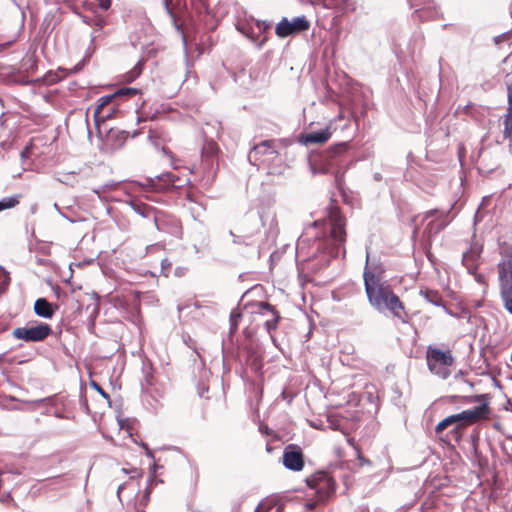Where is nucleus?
Masks as SVG:
<instances>
[{"instance_id":"14","label":"nucleus","mask_w":512,"mask_h":512,"mask_svg":"<svg viewBox=\"0 0 512 512\" xmlns=\"http://www.w3.org/2000/svg\"><path fill=\"white\" fill-rule=\"evenodd\" d=\"M219 152V147L216 142L210 140L206 141L202 148V162L206 167H210L213 165L214 158L217 156Z\"/></svg>"},{"instance_id":"12","label":"nucleus","mask_w":512,"mask_h":512,"mask_svg":"<svg viewBox=\"0 0 512 512\" xmlns=\"http://www.w3.org/2000/svg\"><path fill=\"white\" fill-rule=\"evenodd\" d=\"M347 144L340 143L329 148L322 156L323 161L326 162V171L331 170L339 165L340 157L346 151Z\"/></svg>"},{"instance_id":"8","label":"nucleus","mask_w":512,"mask_h":512,"mask_svg":"<svg viewBox=\"0 0 512 512\" xmlns=\"http://www.w3.org/2000/svg\"><path fill=\"white\" fill-rule=\"evenodd\" d=\"M52 333V328L47 323H40L32 327H18L13 330L15 339L25 342H40L45 340Z\"/></svg>"},{"instance_id":"10","label":"nucleus","mask_w":512,"mask_h":512,"mask_svg":"<svg viewBox=\"0 0 512 512\" xmlns=\"http://www.w3.org/2000/svg\"><path fill=\"white\" fill-rule=\"evenodd\" d=\"M282 462L289 470L301 471L305 466L302 449L296 444L287 445L283 452Z\"/></svg>"},{"instance_id":"25","label":"nucleus","mask_w":512,"mask_h":512,"mask_svg":"<svg viewBox=\"0 0 512 512\" xmlns=\"http://www.w3.org/2000/svg\"><path fill=\"white\" fill-rule=\"evenodd\" d=\"M10 284V277L6 272L0 271V295L4 294Z\"/></svg>"},{"instance_id":"3","label":"nucleus","mask_w":512,"mask_h":512,"mask_svg":"<svg viewBox=\"0 0 512 512\" xmlns=\"http://www.w3.org/2000/svg\"><path fill=\"white\" fill-rule=\"evenodd\" d=\"M136 88H120L112 94L102 96L97 100L94 108L93 118L97 126L109 119L116 117L119 112L120 102L123 97H131L138 94Z\"/></svg>"},{"instance_id":"27","label":"nucleus","mask_w":512,"mask_h":512,"mask_svg":"<svg viewBox=\"0 0 512 512\" xmlns=\"http://www.w3.org/2000/svg\"><path fill=\"white\" fill-rule=\"evenodd\" d=\"M192 6H194L199 13L207 11L208 4L206 0H191Z\"/></svg>"},{"instance_id":"1","label":"nucleus","mask_w":512,"mask_h":512,"mask_svg":"<svg viewBox=\"0 0 512 512\" xmlns=\"http://www.w3.org/2000/svg\"><path fill=\"white\" fill-rule=\"evenodd\" d=\"M364 287L369 304L378 311L388 310L401 322L408 321L404 303L390 284L384 281V272L377 267L366 266L363 272Z\"/></svg>"},{"instance_id":"24","label":"nucleus","mask_w":512,"mask_h":512,"mask_svg":"<svg viewBox=\"0 0 512 512\" xmlns=\"http://www.w3.org/2000/svg\"><path fill=\"white\" fill-rule=\"evenodd\" d=\"M425 298L435 304V305H441L442 303V297L441 295L439 294L438 291H434V290H426L425 291Z\"/></svg>"},{"instance_id":"7","label":"nucleus","mask_w":512,"mask_h":512,"mask_svg":"<svg viewBox=\"0 0 512 512\" xmlns=\"http://www.w3.org/2000/svg\"><path fill=\"white\" fill-rule=\"evenodd\" d=\"M307 486L314 491L316 501L307 502L308 509H314L317 504L326 502L336 490V482L332 476L318 471L306 478Z\"/></svg>"},{"instance_id":"33","label":"nucleus","mask_w":512,"mask_h":512,"mask_svg":"<svg viewBox=\"0 0 512 512\" xmlns=\"http://www.w3.org/2000/svg\"><path fill=\"white\" fill-rule=\"evenodd\" d=\"M131 73L132 75L128 77V81H133L140 74V70L135 68Z\"/></svg>"},{"instance_id":"30","label":"nucleus","mask_w":512,"mask_h":512,"mask_svg":"<svg viewBox=\"0 0 512 512\" xmlns=\"http://www.w3.org/2000/svg\"><path fill=\"white\" fill-rule=\"evenodd\" d=\"M98 2V5L101 9L107 10L111 6L112 0H96Z\"/></svg>"},{"instance_id":"31","label":"nucleus","mask_w":512,"mask_h":512,"mask_svg":"<svg viewBox=\"0 0 512 512\" xmlns=\"http://www.w3.org/2000/svg\"><path fill=\"white\" fill-rule=\"evenodd\" d=\"M150 493L151 491L149 489H146L145 492H144V495L142 497V500H141V504L143 506H146L147 503L149 502V499H150Z\"/></svg>"},{"instance_id":"22","label":"nucleus","mask_w":512,"mask_h":512,"mask_svg":"<svg viewBox=\"0 0 512 512\" xmlns=\"http://www.w3.org/2000/svg\"><path fill=\"white\" fill-rule=\"evenodd\" d=\"M124 474H129L130 475V480H137V486H139V480L143 477V470L140 469V468H131V469H126V468H123L121 470Z\"/></svg>"},{"instance_id":"34","label":"nucleus","mask_w":512,"mask_h":512,"mask_svg":"<svg viewBox=\"0 0 512 512\" xmlns=\"http://www.w3.org/2000/svg\"><path fill=\"white\" fill-rule=\"evenodd\" d=\"M437 210H429L426 212L425 214V218H430V217H433L435 214H436Z\"/></svg>"},{"instance_id":"4","label":"nucleus","mask_w":512,"mask_h":512,"mask_svg":"<svg viewBox=\"0 0 512 512\" xmlns=\"http://www.w3.org/2000/svg\"><path fill=\"white\" fill-rule=\"evenodd\" d=\"M497 269L501 298L505 309L512 315V244H504L501 248Z\"/></svg>"},{"instance_id":"20","label":"nucleus","mask_w":512,"mask_h":512,"mask_svg":"<svg viewBox=\"0 0 512 512\" xmlns=\"http://www.w3.org/2000/svg\"><path fill=\"white\" fill-rule=\"evenodd\" d=\"M268 150H270L271 153H276L274 140H264L253 148L255 154H265Z\"/></svg>"},{"instance_id":"9","label":"nucleus","mask_w":512,"mask_h":512,"mask_svg":"<svg viewBox=\"0 0 512 512\" xmlns=\"http://www.w3.org/2000/svg\"><path fill=\"white\" fill-rule=\"evenodd\" d=\"M310 27L309 21L304 17H297L292 22L287 18H283L276 26L275 32L278 37L285 38L289 35L303 32Z\"/></svg>"},{"instance_id":"16","label":"nucleus","mask_w":512,"mask_h":512,"mask_svg":"<svg viewBox=\"0 0 512 512\" xmlns=\"http://www.w3.org/2000/svg\"><path fill=\"white\" fill-rule=\"evenodd\" d=\"M177 179L178 178L174 174H172L170 172H166V173H163V174L157 176V181L152 180V183H153V187L156 190H163L170 186H174V183Z\"/></svg>"},{"instance_id":"2","label":"nucleus","mask_w":512,"mask_h":512,"mask_svg":"<svg viewBox=\"0 0 512 512\" xmlns=\"http://www.w3.org/2000/svg\"><path fill=\"white\" fill-rule=\"evenodd\" d=\"M489 412L488 404H482L458 414L450 415L436 425L435 432L440 434L449 426L454 425L452 433L458 438L463 429L485 418Z\"/></svg>"},{"instance_id":"11","label":"nucleus","mask_w":512,"mask_h":512,"mask_svg":"<svg viewBox=\"0 0 512 512\" xmlns=\"http://www.w3.org/2000/svg\"><path fill=\"white\" fill-rule=\"evenodd\" d=\"M255 307L257 308L255 313L261 315H265L266 313L271 314V318L265 321V327L269 332L275 330L281 319L280 313L275 309V307L268 302H257L255 303Z\"/></svg>"},{"instance_id":"32","label":"nucleus","mask_w":512,"mask_h":512,"mask_svg":"<svg viewBox=\"0 0 512 512\" xmlns=\"http://www.w3.org/2000/svg\"><path fill=\"white\" fill-rule=\"evenodd\" d=\"M126 485H128L127 482L121 484L118 486V489H117V496L119 498V500H121V493L123 492L124 488L126 487Z\"/></svg>"},{"instance_id":"36","label":"nucleus","mask_w":512,"mask_h":512,"mask_svg":"<svg viewBox=\"0 0 512 512\" xmlns=\"http://www.w3.org/2000/svg\"><path fill=\"white\" fill-rule=\"evenodd\" d=\"M276 512H283V509L282 508H277Z\"/></svg>"},{"instance_id":"17","label":"nucleus","mask_w":512,"mask_h":512,"mask_svg":"<svg viewBox=\"0 0 512 512\" xmlns=\"http://www.w3.org/2000/svg\"><path fill=\"white\" fill-rule=\"evenodd\" d=\"M480 257V250L478 248H471L463 253L462 262L465 267L471 271L477 268V261Z\"/></svg>"},{"instance_id":"5","label":"nucleus","mask_w":512,"mask_h":512,"mask_svg":"<svg viewBox=\"0 0 512 512\" xmlns=\"http://www.w3.org/2000/svg\"><path fill=\"white\" fill-rule=\"evenodd\" d=\"M426 363L429 371L441 379H447L451 368L455 364V357L451 349H441L428 346L426 350Z\"/></svg>"},{"instance_id":"19","label":"nucleus","mask_w":512,"mask_h":512,"mask_svg":"<svg viewBox=\"0 0 512 512\" xmlns=\"http://www.w3.org/2000/svg\"><path fill=\"white\" fill-rule=\"evenodd\" d=\"M22 199L21 194H15L9 197H4L0 200V212L16 207Z\"/></svg>"},{"instance_id":"13","label":"nucleus","mask_w":512,"mask_h":512,"mask_svg":"<svg viewBox=\"0 0 512 512\" xmlns=\"http://www.w3.org/2000/svg\"><path fill=\"white\" fill-rule=\"evenodd\" d=\"M332 136V131L329 127H326L320 131H314L309 133L301 134L300 142L309 145V144H323L326 143Z\"/></svg>"},{"instance_id":"15","label":"nucleus","mask_w":512,"mask_h":512,"mask_svg":"<svg viewBox=\"0 0 512 512\" xmlns=\"http://www.w3.org/2000/svg\"><path fill=\"white\" fill-rule=\"evenodd\" d=\"M57 308V305L54 308L52 304L48 302L47 299L45 298H38L34 303V312L38 316L47 319H51L54 316L55 309Z\"/></svg>"},{"instance_id":"26","label":"nucleus","mask_w":512,"mask_h":512,"mask_svg":"<svg viewBox=\"0 0 512 512\" xmlns=\"http://www.w3.org/2000/svg\"><path fill=\"white\" fill-rule=\"evenodd\" d=\"M274 507L272 500L264 499L256 507L254 512H269Z\"/></svg>"},{"instance_id":"18","label":"nucleus","mask_w":512,"mask_h":512,"mask_svg":"<svg viewBox=\"0 0 512 512\" xmlns=\"http://www.w3.org/2000/svg\"><path fill=\"white\" fill-rule=\"evenodd\" d=\"M183 2L184 0H163L165 9L167 13L171 16L173 23L178 30H180V26L177 24L174 10L177 7H180L183 4Z\"/></svg>"},{"instance_id":"29","label":"nucleus","mask_w":512,"mask_h":512,"mask_svg":"<svg viewBox=\"0 0 512 512\" xmlns=\"http://www.w3.org/2000/svg\"><path fill=\"white\" fill-rule=\"evenodd\" d=\"M91 387L94 388L97 392H99L105 399H109V394L102 389V387L95 381H91Z\"/></svg>"},{"instance_id":"21","label":"nucleus","mask_w":512,"mask_h":512,"mask_svg":"<svg viewBox=\"0 0 512 512\" xmlns=\"http://www.w3.org/2000/svg\"><path fill=\"white\" fill-rule=\"evenodd\" d=\"M85 297L91 302L90 304H88L87 306V310L92 307V310H91V313L90 315L91 316H97L98 313H99V299L98 297L94 296V295H88L86 294Z\"/></svg>"},{"instance_id":"28","label":"nucleus","mask_w":512,"mask_h":512,"mask_svg":"<svg viewBox=\"0 0 512 512\" xmlns=\"http://www.w3.org/2000/svg\"><path fill=\"white\" fill-rule=\"evenodd\" d=\"M241 319V313L237 310H233L230 315L231 325L237 328L238 322Z\"/></svg>"},{"instance_id":"6","label":"nucleus","mask_w":512,"mask_h":512,"mask_svg":"<svg viewBox=\"0 0 512 512\" xmlns=\"http://www.w3.org/2000/svg\"><path fill=\"white\" fill-rule=\"evenodd\" d=\"M325 223L329 226L330 233L329 238L331 239L334 248L336 250L335 254L338 255L340 251L345 255V242H346V218L342 215L340 208L336 206L333 202L330 204L328 208V215L325 219Z\"/></svg>"},{"instance_id":"35","label":"nucleus","mask_w":512,"mask_h":512,"mask_svg":"<svg viewBox=\"0 0 512 512\" xmlns=\"http://www.w3.org/2000/svg\"><path fill=\"white\" fill-rule=\"evenodd\" d=\"M252 367L255 371H257L258 369H260V364L256 362V360L253 362L252 364Z\"/></svg>"},{"instance_id":"23","label":"nucleus","mask_w":512,"mask_h":512,"mask_svg":"<svg viewBox=\"0 0 512 512\" xmlns=\"http://www.w3.org/2000/svg\"><path fill=\"white\" fill-rule=\"evenodd\" d=\"M127 137H128V132H125V131H116L115 132V131L111 130L108 135L109 139L115 138L116 140H119V143L115 144L116 147L122 146V144L126 141Z\"/></svg>"}]
</instances>
